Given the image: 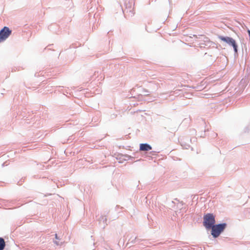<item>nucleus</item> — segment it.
I'll list each match as a JSON object with an SVG mask.
<instances>
[{
    "label": "nucleus",
    "mask_w": 250,
    "mask_h": 250,
    "mask_svg": "<svg viewBox=\"0 0 250 250\" xmlns=\"http://www.w3.org/2000/svg\"><path fill=\"white\" fill-rule=\"evenodd\" d=\"M227 226V224L226 223L214 225L213 227L210 229H211V234L213 237L214 238L218 237L225 229Z\"/></svg>",
    "instance_id": "obj_1"
},
{
    "label": "nucleus",
    "mask_w": 250,
    "mask_h": 250,
    "mask_svg": "<svg viewBox=\"0 0 250 250\" xmlns=\"http://www.w3.org/2000/svg\"><path fill=\"white\" fill-rule=\"evenodd\" d=\"M203 225L207 229H210L215 224V216L211 213H208L204 216Z\"/></svg>",
    "instance_id": "obj_2"
},
{
    "label": "nucleus",
    "mask_w": 250,
    "mask_h": 250,
    "mask_svg": "<svg viewBox=\"0 0 250 250\" xmlns=\"http://www.w3.org/2000/svg\"><path fill=\"white\" fill-rule=\"evenodd\" d=\"M219 39L222 41L226 42L230 46H232L235 53H237V45L236 41L232 38L229 37L219 36Z\"/></svg>",
    "instance_id": "obj_3"
},
{
    "label": "nucleus",
    "mask_w": 250,
    "mask_h": 250,
    "mask_svg": "<svg viewBox=\"0 0 250 250\" xmlns=\"http://www.w3.org/2000/svg\"><path fill=\"white\" fill-rule=\"evenodd\" d=\"M12 31L7 27H4L0 31V42L5 41L11 35Z\"/></svg>",
    "instance_id": "obj_4"
},
{
    "label": "nucleus",
    "mask_w": 250,
    "mask_h": 250,
    "mask_svg": "<svg viewBox=\"0 0 250 250\" xmlns=\"http://www.w3.org/2000/svg\"><path fill=\"white\" fill-rule=\"evenodd\" d=\"M151 146L146 144H142V151H148L151 149Z\"/></svg>",
    "instance_id": "obj_5"
},
{
    "label": "nucleus",
    "mask_w": 250,
    "mask_h": 250,
    "mask_svg": "<svg viewBox=\"0 0 250 250\" xmlns=\"http://www.w3.org/2000/svg\"><path fill=\"white\" fill-rule=\"evenodd\" d=\"M5 246V243L4 239L0 238V250H3Z\"/></svg>",
    "instance_id": "obj_6"
},
{
    "label": "nucleus",
    "mask_w": 250,
    "mask_h": 250,
    "mask_svg": "<svg viewBox=\"0 0 250 250\" xmlns=\"http://www.w3.org/2000/svg\"><path fill=\"white\" fill-rule=\"evenodd\" d=\"M54 243H55L56 245H59V243H58L57 241H54Z\"/></svg>",
    "instance_id": "obj_7"
},
{
    "label": "nucleus",
    "mask_w": 250,
    "mask_h": 250,
    "mask_svg": "<svg viewBox=\"0 0 250 250\" xmlns=\"http://www.w3.org/2000/svg\"><path fill=\"white\" fill-rule=\"evenodd\" d=\"M55 238H56V239H58V236H57V234H55Z\"/></svg>",
    "instance_id": "obj_8"
},
{
    "label": "nucleus",
    "mask_w": 250,
    "mask_h": 250,
    "mask_svg": "<svg viewBox=\"0 0 250 250\" xmlns=\"http://www.w3.org/2000/svg\"><path fill=\"white\" fill-rule=\"evenodd\" d=\"M248 33H249V35L250 36V30L248 31Z\"/></svg>",
    "instance_id": "obj_9"
}]
</instances>
